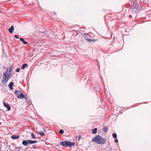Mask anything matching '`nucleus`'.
<instances>
[{
    "instance_id": "obj_26",
    "label": "nucleus",
    "mask_w": 151,
    "mask_h": 151,
    "mask_svg": "<svg viewBox=\"0 0 151 151\" xmlns=\"http://www.w3.org/2000/svg\"><path fill=\"white\" fill-rule=\"evenodd\" d=\"M106 151H113L112 150H111V149H109Z\"/></svg>"
},
{
    "instance_id": "obj_22",
    "label": "nucleus",
    "mask_w": 151,
    "mask_h": 151,
    "mask_svg": "<svg viewBox=\"0 0 151 151\" xmlns=\"http://www.w3.org/2000/svg\"><path fill=\"white\" fill-rule=\"evenodd\" d=\"M14 37L15 38H17V39L19 38V37H18L17 36V35H15L14 36Z\"/></svg>"
},
{
    "instance_id": "obj_11",
    "label": "nucleus",
    "mask_w": 151,
    "mask_h": 151,
    "mask_svg": "<svg viewBox=\"0 0 151 151\" xmlns=\"http://www.w3.org/2000/svg\"><path fill=\"white\" fill-rule=\"evenodd\" d=\"M19 137H20L19 135H18V136H16L15 135H13L11 136V137L12 139H18V138H19Z\"/></svg>"
},
{
    "instance_id": "obj_14",
    "label": "nucleus",
    "mask_w": 151,
    "mask_h": 151,
    "mask_svg": "<svg viewBox=\"0 0 151 151\" xmlns=\"http://www.w3.org/2000/svg\"><path fill=\"white\" fill-rule=\"evenodd\" d=\"M97 128H95L93 130H92V132L93 134H95L97 132Z\"/></svg>"
},
{
    "instance_id": "obj_17",
    "label": "nucleus",
    "mask_w": 151,
    "mask_h": 151,
    "mask_svg": "<svg viewBox=\"0 0 151 151\" xmlns=\"http://www.w3.org/2000/svg\"><path fill=\"white\" fill-rule=\"evenodd\" d=\"M39 134L42 136H44L45 135V134L43 131H41L39 132Z\"/></svg>"
},
{
    "instance_id": "obj_13",
    "label": "nucleus",
    "mask_w": 151,
    "mask_h": 151,
    "mask_svg": "<svg viewBox=\"0 0 151 151\" xmlns=\"http://www.w3.org/2000/svg\"><path fill=\"white\" fill-rule=\"evenodd\" d=\"M108 130V128L107 127H105L103 128V130L104 132H107Z\"/></svg>"
},
{
    "instance_id": "obj_24",
    "label": "nucleus",
    "mask_w": 151,
    "mask_h": 151,
    "mask_svg": "<svg viewBox=\"0 0 151 151\" xmlns=\"http://www.w3.org/2000/svg\"><path fill=\"white\" fill-rule=\"evenodd\" d=\"M33 147L34 149H35L36 147V146L35 145H33Z\"/></svg>"
},
{
    "instance_id": "obj_16",
    "label": "nucleus",
    "mask_w": 151,
    "mask_h": 151,
    "mask_svg": "<svg viewBox=\"0 0 151 151\" xmlns=\"http://www.w3.org/2000/svg\"><path fill=\"white\" fill-rule=\"evenodd\" d=\"M86 39L89 42H93V41H95L96 40H95L91 39H89V38H87Z\"/></svg>"
},
{
    "instance_id": "obj_20",
    "label": "nucleus",
    "mask_w": 151,
    "mask_h": 151,
    "mask_svg": "<svg viewBox=\"0 0 151 151\" xmlns=\"http://www.w3.org/2000/svg\"><path fill=\"white\" fill-rule=\"evenodd\" d=\"M31 136H32V137L34 139H35V134L33 133H32L31 134Z\"/></svg>"
},
{
    "instance_id": "obj_2",
    "label": "nucleus",
    "mask_w": 151,
    "mask_h": 151,
    "mask_svg": "<svg viewBox=\"0 0 151 151\" xmlns=\"http://www.w3.org/2000/svg\"><path fill=\"white\" fill-rule=\"evenodd\" d=\"M92 141L99 144H104L106 142V140L100 136L97 135L92 138Z\"/></svg>"
},
{
    "instance_id": "obj_9",
    "label": "nucleus",
    "mask_w": 151,
    "mask_h": 151,
    "mask_svg": "<svg viewBox=\"0 0 151 151\" xmlns=\"http://www.w3.org/2000/svg\"><path fill=\"white\" fill-rule=\"evenodd\" d=\"M14 83L13 82H11L8 85V86L9 88L11 89H13V88L12 87V86L14 85Z\"/></svg>"
},
{
    "instance_id": "obj_15",
    "label": "nucleus",
    "mask_w": 151,
    "mask_h": 151,
    "mask_svg": "<svg viewBox=\"0 0 151 151\" xmlns=\"http://www.w3.org/2000/svg\"><path fill=\"white\" fill-rule=\"evenodd\" d=\"M27 64H23L21 67V69H24L27 66Z\"/></svg>"
},
{
    "instance_id": "obj_27",
    "label": "nucleus",
    "mask_w": 151,
    "mask_h": 151,
    "mask_svg": "<svg viewBox=\"0 0 151 151\" xmlns=\"http://www.w3.org/2000/svg\"><path fill=\"white\" fill-rule=\"evenodd\" d=\"M0 13H1V11H0Z\"/></svg>"
},
{
    "instance_id": "obj_1",
    "label": "nucleus",
    "mask_w": 151,
    "mask_h": 151,
    "mask_svg": "<svg viewBox=\"0 0 151 151\" xmlns=\"http://www.w3.org/2000/svg\"><path fill=\"white\" fill-rule=\"evenodd\" d=\"M12 68L10 67L7 68L6 70L4 73L3 78L1 80V82L3 83H6L11 78L12 75Z\"/></svg>"
},
{
    "instance_id": "obj_18",
    "label": "nucleus",
    "mask_w": 151,
    "mask_h": 151,
    "mask_svg": "<svg viewBox=\"0 0 151 151\" xmlns=\"http://www.w3.org/2000/svg\"><path fill=\"white\" fill-rule=\"evenodd\" d=\"M112 136L114 138H116L117 137V135L116 133L112 134Z\"/></svg>"
},
{
    "instance_id": "obj_19",
    "label": "nucleus",
    "mask_w": 151,
    "mask_h": 151,
    "mask_svg": "<svg viewBox=\"0 0 151 151\" xmlns=\"http://www.w3.org/2000/svg\"><path fill=\"white\" fill-rule=\"evenodd\" d=\"M59 132L60 134H63L64 132V131L63 129H60L59 130Z\"/></svg>"
},
{
    "instance_id": "obj_8",
    "label": "nucleus",
    "mask_w": 151,
    "mask_h": 151,
    "mask_svg": "<svg viewBox=\"0 0 151 151\" xmlns=\"http://www.w3.org/2000/svg\"><path fill=\"white\" fill-rule=\"evenodd\" d=\"M22 144L23 145L26 146L28 145L29 142L28 140L27 141L24 140L22 142Z\"/></svg>"
},
{
    "instance_id": "obj_4",
    "label": "nucleus",
    "mask_w": 151,
    "mask_h": 151,
    "mask_svg": "<svg viewBox=\"0 0 151 151\" xmlns=\"http://www.w3.org/2000/svg\"><path fill=\"white\" fill-rule=\"evenodd\" d=\"M14 93L18 99H22L24 97V95L19 90H16Z\"/></svg>"
},
{
    "instance_id": "obj_3",
    "label": "nucleus",
    "mask_w": 151,
    "mask_h": 151,
    "mask_svg": "<svg viewBox=\"0 0 151 151\" xmlns=\"http://www.w3.org/2000/svg\"><path fill=\"white\" fill-rule=\"evenodd\" d=\"M60 144L61 146L65 147L74 146L76 145L75 143L68 141H63L60 143Z\"/></svg>"
},
{
    "instance_id": "obj_12",
    "label": "nucleus",
    "mask_w": 151,
    "mask_h": 151,
    "mask_svg": "<svg viewBox=\"0 0 151 151\" xmlns=\"http://www.w3.org/2000/svg\"><path fill=\"white\" fill-rule=\"evenodd\" d=\"M20 40L24 44H26L27 43V42L25 41L24 39L23 38H20Z\"/></svg>"
},
{
    "instance_id": "obj_10",
    "label": "nucleus",
    "mask_w": 151,
    "mask_h": 151,
    "mask_svg": "<svg viewBox=\"0 0 151 151\" xmlns=\"http://www.w3.org/2000/svg\"><path fill=\"white\" fill-rule=\"evenodd\" d=\"M28 141L29 144H32L36 143L37 142V141H31L30 140H28Z\"/></svg>"
},
{
    "instance_id": "obj_5",
    "label": "nucleus",
    "mask_w": 151,
    "mask_h": 151,
    "mask_svg": "<svg viewBox=\"0 0 151 151\" xmlns=\"http://www.w3.org/2000/svg\"><path fill=\"white\" fill-rule=\"evenodd\" d=\"M3 105L7 109L8 111H9L10 110L11 107L10 106L9 104L5 102H4Z\"/></svg>"
},
{
    "instance_id": "obj_6",
    "label": "nucleus",
    "mask_w": 151,
    "mask_h": 151,
    "mask_svg": "<svg viewBox=\"0 0 151 151\" xmlns=\"http://www.w3.org/2000/svg\"><path fill=\"white\" fill-rule=\"evenodd\" d=\"M14 29L13 26H12L10 28H9L8 29V31L10 33H12L13 32V31L14 30Z\"/></svg>"
},
{
    "instance_id": "obj_23",
    "label": "nucleus",
    "mask_w": 151,
    "mask_h": 151,
    "mask_svg": "<svg viewBox=\"0 0 151 151\" xmlns=\"http://www.w3.org/2000/svg\"><path fill=\"white\" fill-rule=\"evenodd\" d=\"M115 142L116 143H117L118 142V140L116 138V139L114 140Z\"/></svg>"
},
{
    "instance_id": "obj_21",
    "label": "nucleus",
    "mask_w": 151,
    "mask_h": 151,
    "mask_svg": "<svg viewBox=\"0 0 151 151\" xmlns=\"http://www.w3.org/2000/svg\"><path fill=\"white\" fill-rule=\"evenodd\" d=\"M16 71L17 72H18L19 71V68H18L17 69Z\"/></svg>"
},
{
    "instance_id": "obj_25",
    "label": "nucleus",
    "mask_w": 151,
    "mask_h": 151,
    "mask_svg": "<svg viewBox=\"0 0 151 151\" xmlns=\"http://www.w3.org/2000/svg\"><path fill=\"white\" fill-rule=\"evenodd\" d=\"M81 136H79V137H78V140H79L81 138Z\"/></svg>"
},
{
    "instance_id": "obj_7",
    "label": "nucleus",
    "mask_w": 151,
    "mask_h": 151,
    "mask_svg": "<svg viewBox=\"0 0 151 151\" xmlns=\"http://www.w3.org/2000/svg\"><path fill=\"white\" fill-rule=\"evenodd\" d=\"M137 2L135 1L133 4V8L135 9V11L137 10Z\"/></svg>"
}]
</instances>
